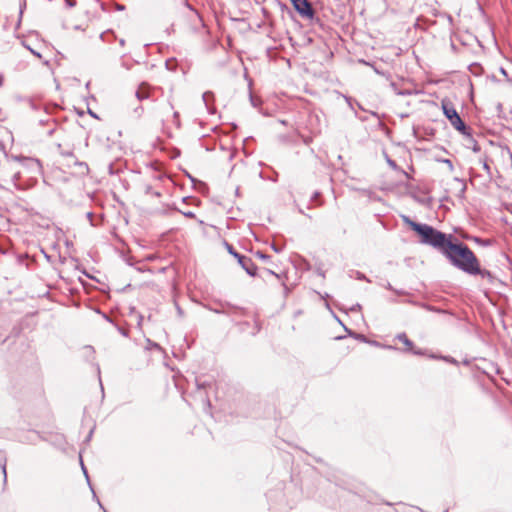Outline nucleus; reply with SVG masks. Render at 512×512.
<instances>
[{
	"label": "nucleus",
	"mask_w": 512,
	"mask_h": 512,
	"mask_svg": "<svg viewBox=\"0 0 512 512\" xmlns=\"http://www.w3.org/2000/svg\"><path fill=\"white\" fill-rule=\"evenodd\" d=\"M139 110H141V111H142V108L140 107V108L135 109V112H137V113H138V112H139Z\"/></svg>",
	"instance_id": "nucleus-28"
},
{
	"label": "nucleus",
	"mask_w": 512,
	"mask_h": 512,
	"mask_svg": "<svg viewBox=\"0 0 512 512\" xmlns=\"http://www.w3.org/2000/svg\"><path fill=\"white\" fill-rule=\"evenodd\" d=\"M403 221L409 225V227L414 230L415 226L414 225H422L421 223H417L415 221H412L408 216H403Z\"/></svg>",
	"instance_id": "nucleus-11"
},
{
	"label": "nucleus",
	"mask_w": 512,
	"mask_h": 512,
	"mask_svg": "<svg viewBox=\"0 0 512 512\" xmlns=\"http://www.w3.org/2000/svg\"><path fill=\"white\" fill-rule=\"evenodd\" d=\"M256 256H257L259 259L263 260V261H266V260H268V259L270 258V256H269V255H266V254H264V253H262V252H260V251H258V252L256 253Z\"/></svg>",
	"instance_id": "nucleus-13"
},
{
	"label": "nucleus",
	"mask_w": 512,
	"mask_h": 512,
	"mask_svg": "<svg viewBox=\"0 0 512 512\" xmlns=\"http://www.w3.org/2000/svg\"><path fill=\"white\" fill-rule=\"evenodd\" d=\"M213 98H214V95L210 91L204 92L202 95L203 102L210 113H214V109L211 106V102L213 101Z\"/></svg>",
	"instance_id": "nucleus-8"
},
{
	"label": "nucleus",
	"mask_w": 512,
	"mask_h": 512,
	"mask_svg": "<svg viewBox=\"0 0 512 512\" xmlns=\"http://www.w3.org/2000/svg\"><path fill=\"white\" fill-rule=\"evenodd\" d=\"M81 466H82V470H83L84 475H85V476H86V478L88 479L87 470H86V468H85V466H84V464H83V462H82V461H81Z\"/></svg>",
	"instance_id": "nucleus-18"
},
{
	"label": "nucleus",
	"mask_w": 512,
	"mask_h": 512,
	"mask_svg": "<svg viewBox=\"0 0 512 512\" xmlns=\"http://www.w3.org/2000/svg\"><path fill=\"white\" fill-rule=\"evenodd\" d=\"M178 117H179V113L178 112H174V118L178 119Z\"/></svg>",
	"instance_id": "nucleus-26"
},
{
	"label": "nucleus",
	"mask_w": 512,
	"mask_h": 512,
	"mask_svg": "<svg viewBox=\"0 0 512 512\" xmlns=\"http://www.w3.org/2000/svg\"><path fill=\"white\" fill-rule=\"evenodd\" d=\"M500 71H501V73H502L503 75L507 76V73H506L505 69L501 68V69H500Z\"/></svg>",
	"instance_id": "nucleus-24"
},
{
	"label": "nucleus",
	"mask_w": 512,
	"mask_h": 512,
	"mask_svg": "<svg viewBox=\"0 0 512 512\" xmlns=\"http://www.w3.org/2000/svg\"><path fill=\"white\" fill-rule=\"evenodd\" d=\"M414 226V231L421 237L420 242L433 247L442 254L453 237L452 235H447L428 224Z\"/></svg>",
	"instance_id": "nucleus-2"
},
{
	"label": "nucleus",
	"mask_w": 512,
	"mask_h": 512,
	"mask_svg": "<svg viewBox=\"0 0 512 512\" xmlns=\"http://www.w3.org/2000/svg\"><path fill=\"white\" fill-rule=\"evenodd\" d=\"M441 106L444 115L449 120L450 124L463 135H470L469 128L465 125L458 112L456 111L453 103L444 98L441 101Z\"/></svg>",
	"instance_id": "nucleus-3"
},
{
	"label": "nucleus",
	"mask_w": 512,
	"mask_h": 512,
	"mask_svg": "<svg viewBox=\"0 0 512 512\" xmlns=\"http://www.w3.org/2000/svg\"><path fill=\"white\" fill-rule=\"evenodd\" d=\"M295 10L302 16L308 19L314 17V10L308 0H291Z\"/></svg>",
	"instance_id": "nucleus-5"
},
{
	"label": "nucleus",
	"mask_w": 512,
	"mask_h": 512,
	"mask_svg": "<svg viewBox=\"0 0 512 512\" xmlns=\"http://www.w3.org/2000/svg\"><path fill=\"white\" fill-rule=\"evenodd\" d=\"M473 150H474L475 152H478V151L480 150V148L478 147V145H477V144H475V145H474V147H473Z\"/></svg>",
	"instance_id": "nucleus-20"
},
{
	"label": "nucleus",
	"mask_w": 512,
	"mask_h": 512,
	"mask_svg": "<svg viewBox=\"0 0 512 512\" xmlns=\"http://www.w3.org/2000/svg\"><path fill=\"white\" fill-rule=\"evenodd\" d=\"M225 245L229 254L237 259L239 265L246 271V273L250 276H256L257 266L253 263L252 259L236 252L230 244L225 243Z\"/></svg>",
	"instance_id": "nucleus-4"
},
{
	"label": "nucleus",
	"mask_w": 512,
	"mask_h": 512,
	"mask_svg": "<svg viewBox=\"0 0 512 512\" xmlns=\"http://www.w3.org/2000/svg\"><path fill=\"white\" fill-rule=\"evenodd\" d=\"M387 162H388L389 166H391L392 168H396V163H395V161H393V160H391V159H388V160H387Z\"/></svg>",
	"instance_id": "nucleus-16"
},
{
	"label": "nucleus",
	"mask_w": 512,
	"mask_h": 512,
	"mask_svg": "<svg viewBox=\"0 0 512 512\" xmlns=\"http://www.w3.org/2000/svg\"><path fill=\"white\" fill-rule=\"evenodd\" d=\"M145 192H146V194L153 195V196H156V197H160L161 196V193L157 192V191H153L151 186H147Z\"/></svg>",
	"instance_id": "nucleus-12"
},
{
	"label": "nucleus",
	"mask_w": 512,
	"mask_h": 512,
	"mask_svg": "<svg viewBox=\"0 0 512 512\" xmlns=\"http://www.w3.org/2000/svg\"><path fill=\"white\" fill-rule=\"evenodd\" d=\"M450 263L465 273L478 271V259L473 251L463 243H453L452 240L443 252Z\"/></svg>",
	"instance_id": "nucleus-1"
},
{
	"label": "nucleus",
	"mask_w": 512,
	"mask_h": 512,
	"mask_svg": "<svg viewBox=\"0 0 512 512\" xmlns=\"http://www.w3.org/2000/svg\"><path fill=\"white\" fill-rule=\"evenodd\" d=\"M397 94L404 95L405 93H403L402 91H397Z\"/></svg>",
	"instance_id": "nucleus-27"
},
{
	"label": "nucleus",
	"mask_w": 512,
	"mask_h": 512,
	"mask_svg": "<svg viewBox=\"0 0 512 512\" xmlns=\"http://www.w3.org/2000/svg\"><path fill=\"white\" fill-rule=\"evenodd\" d=\"M4 77L0 75V87L3 85Z\"/></svg>",
	"instance_id": "nucleus-23"
},
{
	"label": "nucleus",
	"mask_w": 512,
	"mask_h": 512,
	"mask_svg": "<svg viewBox=\"0 0 512 512\" xmlns=\"http://www.w3.org/2000/svg\"><path fill=\"white\" fill-rule=\"evenodd\" d=\"M119 44H120L121 46H124V45H125V40H124V39H120V40H119Z\"/></svg>",
	"instance_id": "nucleus-22"
},
{
	"label": "nucleus",
	"mask_w": 512,
	"mask_h": 512,
	"mask_svg": "<svg viewBox=\"0 0 512 512\" xmlns=\"http://www.w3.org/2000/svg\"><path fill=\"white\" fill-rule=\"evenodd\" d=\"M183 215L187 218H195V213L192 211L184 212Z\"/></svg>",
	"instance_id": "nucleus-14"
},
{
	"label": "nucleus",
	"mask_w": 512,
	"mask_h": 512,
	"mask_svg": "<svg viewBox=\"0 0 512 512\" xmlns=\"http://www.w3.org/2000/svg\"><path fill=\"white\" fill-rule=\"evenodd\" d=\"M31 51H32V53H33L34 55H36L37 57L41 58V54H40V53H37V51H33V50H31Z\"/></svg>",
	"instance_id": "nucleus-21"
},
{
	"label": "nucleus",
	"mask_w": 512,
	"mask_h": 512,
	"mask_svg": "<svg viewBox=\"0 0 512 512\" xmlns=\"http://www.w3.org/2000/svg\"><path fill=\"white\" fill-rule=\"evenodd\" d=\"M185 4H186L187 8L190 10V13H191L190 18L194 23V28L196 29L197 26L203 27L204 23H203L201 16L199 15V13L195 9H193L187 2H185Z\"/></svg>",
	"instance_id": "nucleus-6"
},
{
	"label": "nucleus",
	"mask_w": 512,
	"mask_h": 512,
	"mask_svg": "<svg viewBox=\"0 0 512 512\" xmlns=\"http://www.w3.org/2000/svg\"><path fill=\"white\" fill-rule=\"evenodd\" d=\"M397 339L399 341H401L405 346H407L408 349L412 348L413 343L408 339V337L405 333L398 334Z\"/></svg>",
	"instance_id": "nucleus-10"
},
{
	"label": "nucleus",
	"mask_w": 512,
	"mask_h": 512,
	"mask_svg": "<svg viewBox=\"0 0 512 512\" xmlns=\"http://www.w3.org/2000/svg\"><path fill=\"white\" fill-rule=\"evenodd\" d=\"M135 95L139 101H143L150 97V92L145 83L141 84V86L136 91Z\"/></svg>",
	"instance_id": "nucleus-7"
},
{
	"label": "nucleus",
	"mask_w": 512,
	"mask_h": 512,
	"mask_svg": "<svg viewBox=\"0 0 512 512\" xmlns=\"http://www.w3.org/2000/svg\"><path fill=\"white\" fill-rule=\"evenodd\" d=\"M1 467H2V472H3V475H4V480L6 481V476H7V475H6V464H5V463H4V464H2V466H1Z\"/></svg>",
	"instance_id": "nucleus-17"
},
{
	"label": "nucleus",
	"mask_w": 512,
	"mask_h": 512,
	"mask_svg": "<svg viewBox=\"0 0 512 512\" xmlns=\"http://www.w3.org/2000/svg\"><path fill=\"white\" fill-rule=\"evenodd\" d=\"M271 248L276 252V253H280L282 252V247H278L277 245L275 244H272L271 245Z\"/></svg>",
	"instance_id": "nucleus-15"
},
{
	"label": "nucleus",
	"mask_w": 512,
	"mask_h": 512,
	"mask_svg": "<svg viewBox=\"0 0 512 512\" xmlns=\"http://www.w3.org/2000/svg\"><path fill=\"white\" fill-rule=\"evenodd\" d=\"M483 167H484V169H485L487 172H489V171H490V167H489V165H488L486 162H484Z\"/></svg>",
	"instance_id": "nucleus-19"
},
{
	"label": "nucleus",
	"mask_w": 512,
	"mask_h": 512,
	"mask_svg": "<svg viewBox=\"0 0 512 512\" xmlns=\"http://www.w3.org/2000/svg\"><path fill=\"white\" fill-rule=\"evenodd\" d=\"M469 274L470 275H480L482 278H486V279H489V280H491L493 278L490 271L480 268V264L479 263H478V271L477 272H472V273H469Z\"/></svg>",
	"instance_id": "nucleus-9"
},
{
	"label": "nucleus",
	"mask_w": 512,
	"mask_h": 512,
	"mask_svg": "<svg viewBox=\"0 0 512 512\" xmlns=\"http://www.w3.org/2000/svg\"><path fill=\"white\" fill-rule=\"evenodd\" d=\"M386 288L389 289V290H393V288H392L390 283L387 284Z\"/></svg>",
	"instance_id": "nucleus-25"
}]
</instances>
